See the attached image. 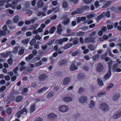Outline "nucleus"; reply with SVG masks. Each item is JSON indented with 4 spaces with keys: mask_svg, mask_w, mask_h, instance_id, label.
<instances>
[{
    "mask_svg": "<svg viewBox=\"0 0 121 121\" xmlns=\"http://www.w3.org/2000/svg\"><path fill=\"white\" fill-rule=\"evenodd\" d=\"M7 29V26L6 25H4L2 29L3 30L2 31L0 30V36L2 35H5L6 34V31L8 33H9L10 32Z\"/></svg>",
    "mask_w": 121,
    "mask_h": 121,
    "instance_id": "1",
    "label": "nucleus"
},
{
    "mask_svg": "<svg viewBox=\"0 0 121 121\" xmlns=\"http://www.w3.org/2000/svg\"><path fill=\"white\" fill-rule=\"evenodd\" d=\"M99 107L101 110L104 111H107L109 110L108 106L106 104L102 103Z\"/></svg>",
    "mask_w": 121,
    "mask_h": 121,
    "instance_id": "2",
    "label": "nucleus"
},
{
    "mask_svg": "<svg viewBox=\"0 0 121 121\" xmlns=\"http://www.w3.org/2000/svg\"><path fill=\"white\" fill-rule=\"evenodd\" d=\"M59 109L60 112H67L69 108L67 106L62 105L59 107Z\"/></svg>",
    "mask_w": 121,
    "mask_h": 121,
    "instance_id": "3",
    "label": "nucleus"
},
{
    "mask_svg": "<svg viewBox=\"0 0 121 121\" xmlns=\"http://www.w3.org/2000/svg\"><path fill=\"white\" fill-rule=\"evenodd\" d=\"M87 99V97L86 96L82 95L78 99L80 103H84L86 102Z\"/></svg>",
    "mask_w": 121,
    "mask_h": 121,
    "instance_id": "4",
    "label": "nucleus"
},
{
    "mask_svg": "<svg viewBox=\"0 0 121 121\" xmlns=\"http://www.w3.org/2000/svg\"><path fill=\"white\" fill-rule=\"evenodd\" d=\"M104 67L102 64L101 63H99L98 64L96 68V71L98 72H100L102 71Z\"/></svg>",
    "mask_w": 121,
    "mask_h": 121,
    "instance_id": "5",
    "label": "nucleus"
},
{
    "mask_svg": "<svg viewBox=\"0 0 121 121\" xmlns=\"http://www.w3.org/2000/svg\"><path fill=\"white\" fill-rule=\"evenodd\" d=\"M33 69L30 67L26 68L25 66H23V73L26 74L31 73L33 70Z\"/></svg>",
    "mask_w": 121,
    "mask_h": 121,
    "instance_id": "6",
    "label": "nucleus"
},
{
    "mask_svg": "<svg viewBox=\"0 0 121 121\" xmlns=\"http://www.w3.org/2000/svg\"><path fill=\"white\" fill-rule=\"evenodd\" d=\"M83 12V11H82L81 8H78L76 9L75 11L72 12L71 15H74L76 14H80Z\"/></svg>",
    "mask_w": 121,
    "mask_h": 121,
    "instance_id": "7",
    "label": "nucleus"
},
{
    "mask_svg": "<svg viewBox=\"0 0 121 121\" xmlns=\"http://www.w3.org/2000/svg\"><path fill=\"white\" fill-rule=\"evenodd\" d=\"M21 0H14L11 3V8L13 9H14L16 6L17 5V3L19 2Z\"/></svg>",
    "mask_w": 121,
    "mask_h": 121,
    "instance_id": "8",
    "label": "nucleus"
},
{
    "mask_svg": "<svg viewBox=\"0 0 121 121\" xmlns=\"http://www.w3.org/2000/svg\"><path fill=\"white\" fill-rule=\"evenodd\" d=\"M120 94L118 92H116L114 94L112 98V100L115 101L117 100L120 97Z\"/></svg>",
    "mask_w": 121,
    "mask_h": 121,
    "instance_id": "9",
    "label": "nucleus"
},
{
    "mask_svg": "<svg viewBox=\"0 0 121 121\" xmlns=\"http://www.w3.org/2000/svg\"><path fill=\"white\" fill-rule=\"evenodd\" d=\"M68 61L66 59H61L58 62V64L60 65H63L67 64Z\"/></svg>",
    "mask_w": 121,
    "mask_h": 121,
    "instance_id": "10",
    "label": "nucleus"
},
{
    "mask_svg": "<svg viewBox=\"0 0 121 121\" xmlns=\"http://www.w3.org/2000/svg\"><path fill=\"white\" fill-rule=\"evenodd\" d=\"M47 75L45 74H43L39 75V80L41 81L45 80L47 78Z\"/></svg>",
    "mask_w": 121,
    "mask_h": 121,
    "instance_id": "11",
    "label": "nucleus"
},
{
    "mask_svg": "<svg viewBox=\"0 0 121 121\" xmlns=\"http://www.w3.org/2000/svg\"><path fill=\"white\" fill-rule=\"evenodd\" d=\"M121 116V110L119 111L114 114L113 116L114 119H116L118 118Z\"/></svg>",
    "mask_w": 121,
    "mask_h": 121,
    "instance_id": "12",
    "label": "nucleus"
},
{
    "mask_svg": "<svg viewBox=\"0 0 121 121\" xmlns=\"http://www.w3.org/2000/svg\"><path fill=\"white\" fill-rule=\"evenodd\" d=\"M57 116L53 113L49 114L48 115V118L51 119L55 120Z\"/></svg>",
    "mask_w": 121,
    "mask_h": 121,
    "instance_id": "13",
    "label": "nucleus"
},
{
    "mask_svg": "<svg viewBox=\"0 0 121 121\" xmlns=\"http://www.w3.org/2000/svg\"><path fill=\"white\" fill-rule=\"evenodd\" d=\"M70 81V79L68 77H66L65 78L63 82V84L65 85H67Z\"/></svg>",
    "mask_w": 121,
    "mask_h": 121,
    "instance_id": "14",
    "label": "nucleus"
},
{
    "mask_svg": "<svg viewBox=\"0 0 121 121\" xmlns=\"http://www.w3.org/2000/svg\"><path fill=\"white\" fill-rule=\"evenodd\" d=\"M111 75V72H108L104 76V78L105 80H107L109 79Z\"/></svg>",
    "mask_w": 121,
    "mask_h": 121,
    "instance_id": "15",
    "label": "nucleus"
},
{
    "mask_svg": "<svg viewBox=\"0 0 121 121\" xmlns=\"http://www.w3.org/2000/svg\"><path fill=\"white\" fill-rule=\"evenodd\" d=\"M63 99L65 102H69L72 101V99L71 97H65L63 98Z\"/></svg>",
    "mask_w": 121,
    "mask_h": 121,
    "instance_id": "16",
    "label": "nucleus"
},
{
    "mask_svg": "<svg viewBox=\"0 0 121 121\" xmlns=\"http://www.w3.org/2000/svg\"><path fill=\"white\" fill-rule=\"evenodd\" d=\"M61 25L60 24L57 27V33L59 34L60 35L61 34V31L62 30V29L61 28Z\"/></svg>",
    "mask_w": 121,
    "mask_h": 121,
    "instance_id": "17",
    "label": "nucleus"
},
{
    "mask_svg": "<svg viewBox=\"0 0 121 121\" xmlns=\"http://www.w3.org/2000/svg\"><path fill=\"white\" fill-rule=\"evenodd\" d=\"M85 77V74L83 73H80L77 75V78L78 79H83Z\"/></svg>",
    "mask_w": 121,
    "mask_h": 121,
    "instance_id": "18",
    "label": "nucleus"
},
{
    "mask_svg": "<svg viewBox=\"0 0 121 121\" xmlns=\"http://www.w3.org/2000/svg\"><path fill=\"white\" fill-rule=\"evenodd\" d=\"M77 67H76L75 65L74 64H72L71 65L70 69L71 71H73L77 69Z\"/></svg>",
    "mask_w": 121,
    "mask_h": 121,
    "instance_id": "19",
    "label": "nucleus"
},
{
    "mask_svg": "<svg viewBox=\"0 0 121 121\" xmlns=\"http://www.w3.org/2000/svg\"><path fill=\"white\" fill-rule=\"evenodd\" d=\"M72 45L73 43H68L63 47V48L64 49H67L70 48V47L72 46Z\"/></svg>",
    "mask_w": 121,
    "mask_h": 121,
    "instance_id": "20",
    "label": "nucleus"
},
{
    "mask_svg": "<svg viewBox=\"0 0 121 121\" xmlns=\"http://www.w3.org/2000/svg\"><path fill=\"white\" fill-rule=\"evenodd\" d=\"M55 92L54 91H51L48 94L47 96V97L48 98H50L53 96L55 95Z\"/></svg>",
    "mask_w": 121,
    "mask_h": 121,
    "instance_id": "21",
    "label": "nucleus"
},
{
    "mask_svg": "<svg viewBox=\"0 0 121 121\" xmlns=\"http://www.w3.org/2000/svg\"><path fill=\"white\" fill-rule=\"evenodd\" d=\"M23 113V109L20 111H18L16 114V116L18 118H19L21 114Z\"/></svg>",
    "mask_w": 121,
    "mask_h": 121,
    "instance_id": "22",
    "label": "nucleus"
},
{
    "mask_svg": "<svg viewBox=\"0 0 121 121\" xmlns=\"http://www.w3.org/2000/svg\"><path fill=\"white\" fill-rule=\"evenodd\" d=\"M35 104H33L30 107V113H32L33 112L35 109Z\"/></svg>",
    "mask_w": 121,
    "mask_h": 121,
    "instance_id": "23",
    "label": "nucleus"
},
{
    "mask_svg": "<svg viewBox=\"0 0 121 121\" xmlns=\"http://www.w3.org/2000/svg\"><path fill=\"white\" fill-rule=\"evenodd\" d=\"M37 5L38 7H42L43 5V2L42 0L38 1L37 2Z\"/></svg>",
    "mask_w": 121,
    "mask_h": 121,
    "instance_id": "24",
    "label": "nucleus"
},
{
    "mask_svg": "<svg viewBox=\"0 0 121 121\" xmlns=\"http://www.w3.org/2000/svg\"><path fill=\"white\" fill-rule=\"evenodd\" d=\"M19 16L18 15L14 16L13 19V22L15 23H17L19 20Z\"/></svg>",
    "mask_w": 121,
    "mask_h": 121,
    "instance_id": "25",
    "label": "nucleus"
},
{
    "mask_svg": "<svg viewBox=\"0 0 121 121\" xmlns=\"http://www.w3.org/2000/svg\"><path fill=\"white\" fill-rule=\"evenodd\" d=\"M87 48L91 51L94 50L95 49L94 46L92 44H91L88 46Z\"/></svg>",
    "mask_w": 121,
    "mask_h": 121,
    "instance_id": "26",
    "label": "nucleus"
},
{
    "mask_svg": "<svg viewBox=\"0 0 121 121\" xmlns=\"http://www.w3.org/2000/svg\"><path fill=\"white\" fill-rule=\"evenodd\" d=\"M89 43H92L95 42L94 40L95 39V37H89Z\"/></svg>",
    "mask_w": 121,
    "mask_h": 121,
    "instance_id": "27",
    "label": "nucleus"
},
{
    "mask_svg": "<svg viewBox=\"0 0 121 121\" xmlns=\"http://www.w3.org/2000/svg\"><path fill=\"white\" fill-rule=\"evenodd\" d=\"M85 90L84 88L81 87H80L78 91V92L79 94H81Z\"/></svg>",
    "mask_w": 121,
    "mask_h": 121,
    "instance_id": "28",
    "label": "nucleus"
},
{
    "mask_svg": "<svg viewBox=\"0 0 121 121\" xmlns=\"http://www.w3.org/2000/svg\"><path fill=\"white\" fill-rule=\"evenodd\" d=\"M22 96L19 95L17 96L16 99V102H20L22 100Z\"/></svg>",
    "mask_w": 121,
    "mask_h": 121,
    "instance_id": "29",
    "label": "nucleus"
},
{
    "mask_svg": "<svg viewBox=\"0 0 121 121\" xmlns=\"http://www.w3.org/2000/svg\"><path fill=\"white\" fill-rule=\"evenodd\" d=\"M56 27L55 26H53L49 30L50 33L51 34L53 33L56 30Z\"/></svg>",
    "mask_w": 121,
    "mask_h": 121,
    "instance_id": "30",
    "label": "nucleus"
},
{
    "mask_svg": "<svg viewBox=\"0 0 121 121\" xmlns=\"http://www.w3.org/2000/svg\"><path fill=\"white\" fill-rule=\"evenodd\" d=\"M106 93V92L105 91L99 92L97 94V96L100 97L102 95H105Z\"/></svg>",
    "mask_w": 121,
    "mask_h": 121,
    "instance_id": "31",
    "label": "nucleus"
},
{
    "mask_svg": "<svg viewBox=\"0 0 121 121\" xmlns=\"http://www.w3.org/2000/svg\"><path fill=\"white\" fill-rule=\"evenodd\" d=\"M38 26L37 25H33L31 26L29 29V30H34L36 29L37 27Z\"/></svg>",
    "mask_w": 121,
    "mask_h": 121,
    "instance_id": "32",
    "label": "nucleus"
},
{
    "mask_svg": "<svg viewBox=\"0 0 121 121\" xmlns=\"http://www.w3.org/2000/svg\"><path fill=\"white\" fill-rule=\"evenodd\" d=\"M89 6L82 5L81 7V8L83 11V10H87L89 8Z\"/></svg>",
    "mask_w": 121,
    "mask_h": 121,
    "instance_id": "33",
    "label": "nucleus"
},
{
    "mask_svg": "<svg viewBox=\"0 0 121 121\" xmlns=\"http://www.w3.org/2000/svg\"><path fill=\"white\" fill-rule=\"evenodd\" d=\"M98 83L100 86H102L103 84V81L100 79L98 78L97 79Z\"/></svg>",
    "mask_w": 121,
    "mask_h": 121,
    "instance_id": "34",
    "label": "nucleus"
},
{
    "mask_svg": "<svg viewBox=\"0 0 121 121\" xmlns=\"http://www.w3.org/2000/svg\"><path fill=\"white\" fill-rule=\"evenodd\" d=\"M114 84L113 83H110L106 88V90L108 91H109V90L112 88Z\"/></svg>",
    "mask_w": 121,
    "mask_h": 121,
    "instance_id": "35",
    "label": "nucleus"
},
{
    "mask_svg": "<svg viewBox=\"0 0 121 121\" xmlns=\"http://www.w3.org/2000/svg\"><path fill=\"white\" fill-rule=\"evenodd\" d=\"M85 34L84 32L79 31L76 34V35L78 36H82L84 35Z\"/></svg>",
    "mask_w": 121,
    "mask_h": 121,
    "instance_id": "36",
    "label": "nucleus"
},
{
    "mask_svg": "<svg viewBox=\"0 0 121 121\" xmlns=\"http://www.w3.org/2000/svg\"><path fill=\"white\" fill-rule=\"evenodd\" d=\"M70 21V19H69L65 20L63 22V24L64 25H66L69 24V22Z\"/></svg>",
    "mask_w": 121,
    "mask_h": 121,
    "instance_id": "37",
    "label": "nucleus"
},
{
    "mask_svg": "<svg viewBox=\"0 0 121 121\" xmlns=\"http://www.w3.org/2000/svg\"><path fill=\"white\" fill-rule=\"evenodd\" d=\"M62 6L64 8H67L68 6V4L66 1H64L63 2Z\"/></svg>",
    "mask_w": 121,
    "mask_h": 121,
    "instance_id": "38",
    "label": "nucleus"
},
{
    "mask_svg": "<svg viewBox=\"0 0 121 121\" xmlns=\"http://www.w3.org/2000/svg\"><path fill=\"white\" fill-rule=\"evenodd\" d=\"M94 105L95 104L94 101L92 100H91L89 104V107L90 108H94Z\"/></svg>",
    "mask_w": 121,
    "mask_h": 121,
    "instance_id": "39",
    "label": "nucleus"
},
{
    "mask_svg": "<svg viewBox=\"0 0 121 121\" xmlns=\"http://www.w3.org/2000/svg\"><path fill=\"white\" fill-rule=\"evenodd\" d=\"M79 54V51H76L72 54V56H75L77 55H78Z\"/></svg>",
    "mask_w": 121,
    "mask_h": 121,
    "instance_id": "40",
    "label": "nucleus"
},
{
    "mask_svg": "<svg viewBox=\"0 0 121 121\" xmlns=\"http://www.w3.org/2000/svg\"><path fill=\"white\" fill-rule=\"evenodd\" d=\"M69 19L68 17L67 16L66 14H64L61 17V19L62 20H67Z\"/></svg>",
    "mask_w": 121,
    "mask_h": 121,
    "instance_id": "41",
    "label": "nucleus"
},
{
    "mask_svg": "<svg viewBox=\"0 0 121 121\" xmlns=\"http://www.w3.org/2000/svg\"><path fill=\"white\" fill-rule=\"evenodd\" d=\"M34 55L32 54H30L29 55L28 57H27L26 58V60L28 61V59L31 60L33 57Z\"/></svg>",
    "mask_w": 121,
    "mask_h": 121,
    "instance_id": "42",
    "label": "nucleus"
},
{
    "mask_svg": "<svg viewBox=\"0 0 121 121\" xmlns=\"http://www.w3.org/2000/svg\"><path fill=\"white\" fill-rule=\"evenodd\" d=\"M52 10L53 12L56 13L59 11V9L58 7H56L55 8H53L52 9Z\"/></svg>",
    "mask_w": 121,
    "mask_h": 121,
    "instance_id": "43",
    "label": "nucleus"
},
{
    "mask_svg": "<svg viewBox=\"0 0 121 121\" xmlns=\"http://www.w3.org/2000/svg\"><path fill=\"white\" fill-rule=\"evenodd\" d=\"M48 88L46 87H43L42 88L40 89L37 91V92L38 93H39L43 91H44L47 89Z\"/></svg>",
    "mask_w": 121,
    "mask_h": 121,
    "instance_id": "44",
    "label": "nucleus"
},
{
    "mask_svg": "<svg viewBox=\"0 0 121 121\" xmlns=\"http://www.w3.org/2000/svg\"><path fill=\"white\" fill-rule=\"evenodd\" d=\"M111 2L110 1L107 2L104 6L102 7V8H104L108 7L111 4Z\"/></svg>",
    "mask_w": 121,
    "mask_h": 121,
    "instance_id": "45",
    "label": "nucleus"
},
{
    "mask_svg": "<svg viewBox=\"0 0 121 121\" xmlns=\"http://www.w3.org/2000/svg\"><path fill=\"white\" fill-rule=\"evenodd\" d=\"M99 55L98 54L94 55L92 57L93 60H95L98 59L99 57Z\"/></svg>",
    "mask_w": 121,
    "mask_h": 121,
    "instance_id": "46",
    "label": "nucleus"
},
{
    "mask_svg": "<svg viewBox=\"0 0 121 121\" xmlns=\"http://www.w3.org/2000/svg\"><path fill=\"white\" fill-rule=\"evenodd\" d=\"M56 74L57 76L59 77H61L62 76V73L60 71H58L56 72Z\"/></svg>",
    "mask_w": 121,
    "mask_h": 121,
    "instance_id": "47",
    "label": "nucleus"
},
{
    "mask_svg": "<svg viewBox=\"0 0 121 121\" xmlns=\"http://www.w3.org/2000/svg\"><path fill=\"white\" fill-rule=\"evenodd\" d=\"M42 64V60H40L38 62L36 63L35 64V65L36 67H39Z\"/></svg>",
    "mask_w": 121,
    "mask_h": 121,
    "instance_id": "48",
    "label": "nucleus"
},
{
    "mask_svg": "<svg viewBox=\"0 0 121 121\" xmlns=\"http://www.w3.org/2000/svg\"><path fill=\"white\" fill-rule=\"evenodd\" d=\"M118 65V64L117 63H116L114 64L112 67V70L113 72H114V70L116 69V68L117 67Z\"/></svg>",
    "mask_w": 121,
    "mask_h": 121,
    "instance_id": "49",
    "label": "nucleus"
},
{
    "mask_svg": "<svg viewBox=\"0 0 121 121\" xmlns=\"http://www.w3.org/2000/svg\"><path fill=\"white\" fill-rule=\"evenodd\" d=\"M7 62L9 65H11L12 64L13 60L11 58H10L7 60Z\"/></svg>",
    "mask_w": 121,
    "mask_h": 121,
    "instance_id": "50",
    "label": "nucleus"
},
{
    "mask_svg": "<svg viewBox=\"0 0 121 121\" xmlns=\"http://www.w3.org/2000/svg\"><path fill=\"white\" fill-rule=\"evenodd\" d=\"M36 41L34 39H32L30 41V43L31 45H33L34 43H35Z\"/></svg>",
    "mask_w": 121,
    "mask_h": 121,
    "instance_id": "51",
    "label": "nucleus"
},
{
    "mask_svg": "<svg viewBox=\"0 0 121 121\" xmlns=\"http://www.w3.org/2000/svg\"><path fill=\"white\" fill-rule=\"evenodd\" d=\"M29 39L30 38L23 40V44H27L29 41Z\"/></svg>",
    "mask_w": 121,
    "mask_h": 121,
    "instance_id": "52",
    "label": "nucleus"
},
{
    "mask_svg": "<svg viewBox=\"0 0 121 121\" xmlns=\"http://www.w3.org/2000/svg\"><path fill=\"white\" fill-rule=\"evenodd\" d=\"M107 51L108 54L109 55L112 57H113L114 56L111 53V50L109 48H108Z\"/></svg>",
    "mask_w": 121,
    "mask_h": 121,
    "instance_id": "53",
    "label": "nucleus"
},
{
    "mask_svg": "<svg viewBox=\"0 0 121 121\" xmlns=\"http://www.w3.org/2000/svg\"><path fill=\"white\" fill-rule=\"evenodd\" d=\"M19 48V47L17 46L14 48L13 52L14 53H16L18 52V49Z\"/></svg>",
    "mask_w": 121,
    "mask_h": 121,
    "instance_id": "54",
    "label": "nucleus"
},
{
    "mask_svg": "<svg viewBox=\"0 0 121 121\" xmlns=\"http://www.w3.org/2000/svg\"><path fill=\"white\" fill-rule=\"evenodd\" d=\"M46 44L48 47H49L48 48L51 49L53 48V47L52 46V44H51V43L49 41L47 42L46 43Z\"/></svg>",
    "mask_w": 121,
    "mask_h": 121,
    "instance_id": "55",
    "label": "nucleus"
},
{
    "mask_svg": "<svg viewBox=\"0 0 121 121\" xmlns=\"http://www.w3.org/2000/svg\"><path fill=\"white\" fill-rule=\"evenodd\" d=\"M105 16L107 17H110V12L109 11H107L106 13L105 12Z\"/></svg>",
    "mask_w": 121,
    "mask_h": 121,
    "instance_id": "56",
    "label": "nucleus"
},
{
    "mask_svg": "<svg viewBox=\"0 0 121 121\" xmlns=\"http://www.w3.org/2000/svg\"><path fill=\"white\" fill-rule=\"evenodd\" d=\"M6 112L9 114H10L12 112L11 108H8Z\"/></svg>",
    "mask_w": 121,
    "mask_h": 121,
    "instance_id": "57",
    "label": "nucleus"
},
{
    "mask_svg": "<svg viewBox=\"0 0 121 121\" xmlns=\"http://www.w3.org/2000/svg\"><path fill=\"white\" fill-rule=\"evenodd\" d=\"M6 89V87L5 86H2L0 89V91L1 92H2Z\"/></svg>",
    "mask_w": 121,
    "mask_h": 121,
    "instance_id": "58",
    "label": "nucleus"
},
{
    "mask_svg": "<svg viewBox=\"0 0 121 121\" xmlns=\"http://www.w3.org/2000/svg\"><path fill=\"white\" fill-rule=\"evenodd\" d=\"M18 67H16L14 69L13 71L15 74H17V71L18 70Z\"/></svg>",
    "mask_w": 121,
    "mask_h": 121,
    "instance_id": "59",
    "label": "nucleus"
},
{
    "mask_svg": "<svg viewBox=\"0 0 121 121\" xmlns=\"http://www.w3.org/2000/svg\"><path fill=\"white\" fill-rule=\"evenodd\" d=\"M83 69L86 71H88L89 70V68L88 67L86 66H84L83 67Z\"/></svg>",
    "mask_w": 121,
    "mask_h": 121,
    "instance_id": "60",
    "label": "nucleus"
},
{
    "mask_svg": "<svg viewBox=\"0 0 121 121\" xmlns=\"http://www.w3.org/2000/svg\"><path fill=\"white\" fill-rule=\"evenodd\" d=\"M5 79L7 81H9L10 79V77L9 75H6L4 77Z\"/></svg>",
    "mask_w": 121,
    "mask_h": 121,
    "instance_id": "61",
    "label": "nucleus"
},
{
    "mask_svg": "<svg viewBox=\"0 0 121 121\" xmlns=\"http://www.w3.org/2000/svg\"><path fill=\"white\" fill-rule=\"evenodd\" d=\"M28 91V89L27 88L25 87L23 89V95L24 93H26Z\"/></svg>",
    "mask_w": 121,
    "mask_h": 121,
    "instance_id": "62",
    "label": "nucleus"
},
{
    "mask_svg": "<svg viewBox=\"0 0 121 121\" xmlns=\"http://www.w3.org/2000/svg\"><path fill=\"white\" fill-rule=\"evenodd\" d=\"M107 27L108 30H110L112 29L113 27V26L112 25H108L107 26Z\"/></svg>",
    "mask_w": 121,
    "mask_h": 121,
    "instance_id": "63",
    "label": "nucleus"
},
{
    "mask_svg": "<svg viewBox=\"0 0 121 121\" xmlns=\"http://www.w3.org/2000/svg\"><path fill=\"white\" fill-rule=\"evenodd\" d=\"M33 12L32 11L28 10L27 11L26 13L29 14V16L31 15L32 13Z\"/></svg>",
    "mask_w": 121,
    "mask_h": 121,
    "instance_id": "64",
    "label": "nucleus"
}]
</instances>
